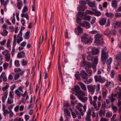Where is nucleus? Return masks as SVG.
<instances>
[{
    "label": "nucleus",
    "instance_id": "obj_17",
    "mask_svg": "<svg viewBox=\"0 0 121 121\" xmlns=\"http://www.w3.org/2000/svg\"><path fill=\"white\" fill-rule=\"evenodd\" d=\"M78 97L80 100L84 103L86 102L88 99L86 97H83L81 96H78Z\"/></svg>",
    "mask_w": 121,
    "mask_h": 121
},
{
    "label": "nucleus",
    "instance_id": "obj_46",
    "mask_svg": "<svg viewBox=\"0 0 121 121\" xmlns=\"http://www.w3.org/2000/svg\"><path fill=\"white\" fill-rule=\"evenodd\" d=\"M77 9L78 11L83 12L84 11V9L83 8V7L82 6L78 7Z\"/></svg>",
    "mask_w": 121,
    "mask_h": 121
},
{
    "label": "nucleus",
    "instance_id": "obj_15",
    "mask_svg": "<svg viewBox=\"0 0 121 121\" xmlns=\"http://www.w3.org/2000/svg\"><path fill=\"white\" fill-rule=\"evenodd\" d=\"M5 0H0L1 4L4 5V8H6V5L9 2V0H7L4 2Z\"/></svg>",
    "mask_w": 121,
    "mask_h": 121
},
{
    "label": "nucleus",
    "instance_id": "obj_62",
    "mask_svg": "<svg viewBox=\"0 0 121 121\" xmlns=\"http://www.w3.org/2000/svg\"><path fill=\"white\" fill-rule=\"evenodd\" d=\"M92 78H90L87 81H86L84 82H85L86 84L90 83L92 82Z\"/></svg>",
    "mask_w": 121,
    "mask_h": 121
},
{
    "label": "nucleus",
    "instance_id": "obj_31",
    "mask_svg": "<svg viewBox=\"0 0 121 121\" xmlns=\"http://www.w3.org/2000/svg\"><path fill=\"white\" fill-rule=\"evenodd\" d=\"M108 91L107 90H105L102 91V95L104 99H105L108 94Z\"/></svg>",
    "mask_w": 121,
    "mask_h": 121
},
{
    "label": "nucleus",
    "instance_id": "obj_56",
    "mask_svg": "<svg viewBox=\"0 0 121 121\" xmlns=\"http://www.w3.org/2000/svg\"><path fill=\"white\" fill-rule=\"evenodd\" d=\"M21 69L20 68H17L14 69V71L16 73L20 72H21Z\"/></svg>",
    "mask_w": 121,
    "mask_h": 121
},
{
    "label": "nucleus",
    "instance_id": "obj_3",
    "mask_svg": "<svg viewBox=\"0 0 121 121\" xmlns=\"http://www.w3.org/2000/svg\"><path fill=\"white\" fill-rule=\"evenodd\" d=\"M88 35L84 34L82 36L81 41L82 43L85 44H90L92 43V38H88Z\"/></svg>",
    "mask_w": 121,
    "mask_h": 121
},
{
    "label": "nucleus",
    "instance_id": "obj_29",
    "mask_svg": "<svg viewBox=\"0 0 121 121\" xmlns=\"http://www.w3.org/2000/svg\"><path fill=\"white\" fill-rule=\"evenodd\" d=\"M106 112V110L105 109L103 110L101 109L99 111V114L100 116H101L103 115L104 116Z\"/></svg>",
    "mask_w": 121,
    "mask_h": 121
},
{
    "label": "nucleus",
    "instance_id": "obj_42",
    "mask_svg": "<svg viewBox=\"0 0 121 121\" xmlns=\"http://www.w3.org/2000/svg\"><path fill=\"white\" fill-rule=\"evenodd\" d=\"M30 32L29 31H27L25 33V39H28L30 37V36L29 34Z\"/></svg>",
    "mask_w": 121,
    "mask_h": 121
},
{
    "label": "nucleus",
    "instance_id": "obj_27",
    "mask_svg": "<svg viewBox=\"0 0 121 121\" xmlns=\"http://www.w3.org/2000/svg\"><path fill=\"white\" fill-rule=\"evenodd\" d=\"M3 105V108L2 109V110L4 112L3 115L4 116H5L9 112H8V110L7 109H5V108L4 105V104Z\"/></svg>",
    "mask_w": 121,
    "mask_h": 121
},
{
    "label": "nucleus",
    "instance_id": "obj_21",
    "mask_svg": "<svg viewBox=\"0 0 121 121\" xmlns=\"http://www.w3.org/2000/svg\"><path fill=\"white\" fill-rule=\"evenodd\" d=\"M83 106L80 103H78L76 106L77 108L79 111L82 112V108H81Z\"/></svg>",
    "mask_w": 121,
    "mask_h": 121
},
{
    "label": "nucleus",
    "instance_id": "obj_26",
    "mask_svg": "<svg viewBox=\"0 0 121 121\" xmlns=\"http://www.w3.org/2000/svg\"><path fill=\"white\" fill-rule=\"evenodd\" d=\"M64 114L66 116H70V113L69 112L68 109L67 108H65L64 109Z\"/></svg>",
    "mask_w": 121,
    "mask_h": 121
},
{
    "label": "nucleus",
    "instance_id": "obj_52",
    "mask_svg": "<svg viewBox=\"0 0 121 121\" xmlns=\"http://www.w3.org/2000/svg\"><path fill=\"white\" fill-rule=\"evenodd\" d=\"M15 65L17 67L19 66H20L19 61L18 60H16L14 62Z\"/></svg>",
    "mask_w": 121,
    "mask_h": 121
},
{
    "label": "nucleus",
    "instance_id": "obj_14",
    "mask_svg": "<svg viewBox=\"0 0 121 121\" xmlns=\"http://www.w3.org/2000/svg\"><path fill=\"white\" fill-rule=\"evenodd\" d=\"M25 55V53L23 51L18 53L17 56L18 58H24Z\"/></svg>",
    "mask_w": 121,
    "mask_h": 121
},
{
    "label": "nucleus",
    "instance_id": "obj_48",
    "mask_svg": "<svg viewBox=\"0 0 121 121\" xmlns=\"http://www.w3.org/2000/svg\"><path fill=\"white\" fill-rule=\"evenodd\" d=\"M95 43L96 45L98 46L100 44L103 43L102 41H100L99 40H95Z\"/></svg>",
    "mask_w": 121,
    "mask_h": 121
},
{
    "label": "nucleus",
    "instance_id": "obj_44",
    "mask_svg": "<svg viewBox=\"0 0 121 121\" xmlns=\"http://www.w3.org/2000/svg\"><path fill=\"white\" fill-rule=\"evenodd\" d=\"M112 115V113L111 112H107L106 114V117L107 118H110Z\"/></svg>",
    "mask_w": 121,
    "mask_h": 121
},
{
    "label": "nucleus",
    "instance_id": "obj_40",
    "mask_svg": "<svg viewBox=\"0 0 121 121\" xmlns=\"http://www.w3.org/2000/svg\"><path fill=\"white\" fill-rule=\"evenodd\" d=\"M83 19L89 21L91 19V16L89 15L84 16Z\"/></svg>",
    "mask_w": 121,
    "mask_h": 121
},
{
    "label": "nucleus",
    "instance_id": "obj_55",
    "mask_svg": "<svg viewBox=\"0 0 121 121\" xmlns=\"http://www.w3.org/2000/svg\"><path fill=\"white\" fill-rule=\"evenodd\" d=\"M117 33L116 31L114 30H112L110 32V33L114 35H116Z\"/></svg>",
    "mask_w": 121,
    "mask_h": 121
},
{
    "label": "nucleus",
    "instance_id": "obj_22",
    "mask_svg": "<svg viewBox=\"0 0 121 121\" xmlns=\"http://www.w3.org/2000/svg\"><path fill=\"white\" fill-rule=\"evenodd\" d=\"M117 62L121 63V54H120L116 55V57Z\"/></svg>",
    "mask_w": 121,
    "mask_h": 121
},
{
    "label": "nucleus",
    "instance_id": "obj_58",
    "mask_svg": "<svg viewBox=\"0 0 121 121\" xmlns=\"http://www.w3.org/2000/svg\"><path fill=\"white\" fill-rule=\"evenodd\" d=\"M6 42V40L5 39L3 41L0 42V44L1 46H4Z\"/></svg>",
    "mask_w": 121,
    "mask_h": 121
},
{
    "label": "nucleus",
    "instance_id": "obj_38",
    "mask_svg": "<svg viewBox=\"0 0 121 121\" xmlns=\"http://www.w3.org/2000/svg\"><path fill=\"white\" fill-rule=\"evenodd\" d=\"M85 14H94V13L91 11L90 10H86L85 12Z\"/></svg>",
    "mask_w": 121,
    "mask_h": 121
},
{
    "label": "nucleus",
    "instance_id": "obj_61",
    "mask_svg": "<svg viewBox=\"0 0 121 121\" xmlns=\"http://www.w3.org/2000/svg\"><path fill=\"white\" fill-rule=\"evenodd\" d=\"M8 113L9 114L10 117H12L14 115L13 113L12 110H9Z\"/></svg>",
    "mask_w": 121,
    "mask_h": 121
},
{
    "label": "nucleus",
    "instance_id": "obj_6",
    "mask_svg": "<svg viewBox=\"0 0 121 121\" xmlns=\"http://www.w3.org/2000/svg\"><path fill=\"white\" fill-rule=\"evenodd\" d=\"M94 79L96 82H99L101 83H104L105 81V79L102 78L100 75H96L94 76Z\"/></svg>",
    "mask_w": 121,
    "mask_h": 121
},
{
    "label": "nucleus",
    "instance_id": "obj_57",
    "mask_svg": "<svg viewBox=\"0 0 121 121\" xmlns=\"http://www.w3.org/2000/svg\"><path fill=\"white\" fill-rule=\"evenodd\" d=\"M13 103V100H11L9 98H8L7 102V104H12Z\"/></svg>",
    "mask_w": 121,
    "mask_h": 121
},
{
    "label": "nucleus",
    "instance_id": "obj_64",
    "mask_svg": "<svg viewBox=\"0 0 121 121\" xmlns=\"http://www.w3.org/2000/svg\"><path fill=\"white\" fill-rule=\"evenodd\" d=\"M115 16L116 17H121V13H117L115 14Z\"/></svg>",
    "mask_w": 121,
    "mask_h": 121
},
{
    "label": "nucleus",
    "instance_id": "obj_43",
    "mask_svg": "<svg viewBox=\"0 0 121 121\" xmlns=\"http://www.w3.org/2000/svg\"><path fill=\"white\" fill-rule=\"evenodd\" d=\"M112 58L111 57H110L107 60V64L108 65H109L111 64L112 61Z\"/></svg>",
    "mask_w": 121,
    "mask_h": 121
},
{
    "label": "nucleus",
    "instance_id": "obj_5",
    "mask_svg": "<svg viewBox=\"0 0 121 121\" xmlns=\"http://www.w3.org/2000/svg\"><path fill=\"white\" fill-rule=\"evenodd\" d=\"M2 54L5 55V61L7 62L9 61L10 60L11 56L9 51L7 49H5L2 52Z\"/></svg>",
    "mask_w": 121,
    "mask_h": 121
},
{
    "label": "nucleus",
    "instance_id": "obj_13",
    "mask_svg": "<svg viewBox=\"0 0 121 121\" xmlns=\"http://www.w3.org/2000/svg\"><path fill=\"white\" fill-rule=\"evenodd\" d=\"M0 78L1 79H2L3 81L4 82L7 81V77L5 72H3L2 73L0 76Z\"/></svg>",
    "mask_w": 121,
    "mask_h": 121
},
{
    "label": "nucleus",
    "instance_id": "obj_2",
    "mask_svg": "<svg viewBox=\"0 0 121 121\" xmlns=\"http://www.w3.org/2000/svg\"><path fill=\"white\" fill-rule=\"evenodd\" d=\"M94 58V62L92 64V67L94 69V71L95 72L96 71V65L98 63V58L97 56H95L94 57L91 56L90 55H89L87 57V60L89 61L92 60H93V58Z\"/></svg>",
    "mask_w": 121,
    "mask_h": 121
},
{
    "label": "nucleus",
    "instance_id": "obj_50",
    "mask_svg": "<svg viewBox=\"0 0 121 121\" xmlns=\"http://www.w3.org/2000/svg\"><path fill=\"white\" fill-rule=\"evenodd\" d=\"M9 65V64L8 63H5L3 65L4 69V70L6 69Z\"/></svg>",
    "mask_w": 121,
    "mask_h": 121
},
{
    "label": "nucleus",
    "instance_id": "obj_53",
    "mask_svg": "<svg viewBox=\"0 0 121 121\" xmlns=\"http://www.w3.org/2000/svg\"><path fill=\"white\" fill-rule=\"evenodd\" d=\"M13 91H10L9 93V96L10 98L12 99H13L14 98V96L13 95Z\"/></svg>",
    "mask_w": 121,
    "mask_h": 121
},
{
    "label": "nucleus",
    "instance_id": "obj_63",
    "mask_svg": "<svg viewBox=\"0 0 121 121\" xmlns=\"http://www.w3.org/2000/svg\"><path fill=\"white\" fill-rule=\"evenodd\" d=\"M106 106V103L105 101L103 102L102 103L101 107L103 109H104Z\"/></svg>",
    "mask_w": 121,
    "mask_h": 121
},
{
    "label": "nucleus",
    "instance_id": "obj_16",
    "mask_svg": "<svg viewBox=\"0 0 121 121\" xmlns=\"http://www.w3.org/2000/svg\"><path fill=\"white\" fill-rule=\"evenodd\" d=\"M106 18H101L99 21V23L101 25H104L106 23Z\"/></svg>",
    "mask_w": 121,
    "mask_h": 121
},
{
    "label": "nucleus",
    "instance_id": "obj_30",
    "mask_svg": "<svg viewBox=\"0 0 121 121\" xmlns=\"http://www.w3.org/2000/svg\"><path fill=\"white\" fill-rule=\"evenodd\" d=\"M11 42V40L10 39H8L6 43L7 48H8L10 50L11 49V47L10 45Z\"/></svg>",
    "mask_w": 121,
    "mask_h": 121
},
{
    "label": "nucleus",
    "instance_id": "obj_33",
    "mask_svg": "<svg viewBox=\"0 0 121 121\" xmlns=\"http://www.w3.org/2000/svg\"><path fill=\"white\" fill-rule=\"evenodd\" d=\"M102 35L101 34H97L95 36V40H99L101 37H102Z\"/></svg>",
    "mask_w": 121,
    "mask_h": 121
},
{
    "label": "nucleus",
    "instance_id": "obj_12",
    "mask_svg": "<svg viewBox=\"0 0 121 121\" xmlns=\"http://www.w3.org/2000/svg\"><path fill=\"white\" fill-rule=\"evenodd\" d=\"M80 24L81 26L84 27L86 29H88L90 27V24L85 21H83L82 23H81Z\"/></svg>",
    "mask_w": 121,
    "mask_h": 121
},
{
    "label": "nucleus",
    "instance_id": "obj_28",
    "mask_svg": "<svg viewBox=\"0 0 121 121\" xmlns=\"http://www.w3.org/2000/svg\"><path fill=\"white\" fill-rule=\"evenodd\" d=\"M114 97V95L113 93L111 94V95L109 96V98L111 102H114L115 100Z\"/></svg>",
    "mask_w": 121,
    "mask_h": 121
},
{
    "label": "nucleus",
    "instance_id": "obj_34",
    "mask_svg": "<svg viewBox=\"0 0 121 121\" xmlns=\"http://www.w3.org/2000/svg\"><path fill=\"white\" fill-rule=\"evenodd\" d=\"M86 72L88 73L89 76H91V75L92 71L89 68H86Z\"/></svg>",
    "mask_w": 121,
    "mask_h": 121
},
{
    "label": "nucleus",
    "instance_id": "obj_23",
    "mask_svg": "<svg viewBox=\"0 0 121 121\" xmlns=\"http://www.w3.org/2000/svg\"><path fill=\"white\" fill-rule=\"evenodd\" d=\"M105 15L107 17L111 18H112L114 17V15L113 14L111 13H108L107 12L105 13Z\"/></svg>",
    "mask_w": 121,
    "mask_h": 121
},
{
    "label": "nucleus",
    "instance_id": "obj_20",
    "mask_svg": "<svg viewBox=\"0 0 121 121\" xmlns=\"http://www.w3.org/2000/svg\"><path fill=\"white\" fill-rule=\"evenodd\" d=\"M92 52L93 54L94 55L98 54L99 52L97 48L93 47L92 48Z\"/></svg>",
    "mask_w": 121,
    "mask_h": 121
},
{
    "label": "nucleus",
    "instance_id": "obj_36",
    "mask_svg": "<svg viewBox=\"0 0 121 121\" xmlns=\"http://www.w3.org/2000/svg\"><path fill=\"white\" fill-rule=\"evenodd\" d=\"M77 94L79 95V96H80V95L85 96L86 95L85 92L84 91H81V90Z\"/></svg>",
    "mask_w": 121,
    "mask_h": 121
},
{
    "label": "nucleus",
    "instance_id": "obj_49",
    "mask_svg": "<svg viewBox=\"0 0 121 121\" xmlns=\"http://www.w3.org/2000/svg\"><path fill=\"white\" fill-rule=\"evenodd\" d=\"M75 77L78 80L80 78L79 74V72L78 71L75 74Z\"/></svg>",
    "mask_w": 121,
    "mask_h": 121
},
{
    "label": "nucleus",
    "instance_id": "obj_35",
    "mask_svg": "<svg viewBox=\"0 0 121 121\" xmlns=\"http://www.w3.org/2000/svg\"><path fill=\"white\" fill-rule=\"evenodd\" d=\"M8 32L7 30L5 29H4L2 32H1V34L2 35L5 36L7 35Z\"/></svg>",
    "mask_w": 121,
    "mask_h": 121
},
{
    "label": "nucleus",
    "instance_id": "obj_10",
    "mask_svg": "<svg viewBox=\"0 0 121 121\" xmlns=\"http://www.w3.org/2000/svg\"><path fill=\"white\" fill-rule=\"evenodd\" d=\"M96 87L95 85H88L87 86V88L89 91L93 93L95 92V90Z\"/></svg>",
    "mask_w": 121,
    "mask_h": 121
},
{
    "label": "nucleus",
    "instance_id": "obj_11",
    "mask_svg": "<svg viewBox=\"0 0 121 121\" xmlns=\"http://www.w3.org/2000/svg\"><path fill=\"white\" fill-rule=\"evenodd\" d=\"M80 75L83 79H87L88 78V75L84 70H82L81 71Z\"/></svg>",
    "mask_w": 121,
    "mask_h": 121
},
{
    "label": "nucleus",
    "instance_id": "obj_39",
    "mask_svg": "<svg viewBox=\"0 0 121 121\" xmlns=\"http://www.w3.org/2000/svg\"><path fill=\"white\" fill-rule=\"evenodd\" d=\"M110 34V32L108 29H107L104 32V34L107 36H108Z\"/></svg>",
    "mask_w": 121,
    "mask_h": 121
},
{
    "label": "nucleus",
    "instance_id": "obj_41",
    "mask_svg": "<svg viewBox=\"0 0 121 121\" xmlns=\"http://www.w3.org/2000/svg\"><path fill=\"white\" fill-rule=\"evenodd\" d=\"M77 30L78 33H83V30L82 28L80 26H78L77 27Z\"/></svg>",
    "mask_w": 121,
    "mask_h": 121
},
{
    "label": "nucleus",
    "instance_id": "obj_24",
    "mask_svg": "<svg viewBox=\"0 0 121 121\" xmlns=\"http://www.w3.org/2000/svg\"><path fill=\"white\" fill-rule=\"evenodd\" d=\"M80 90L81 89L79 86H76L74 87L73 91L78 93Z\"/></svg>",
    "mask_w": 121,
    "mask_h": 121
},
{
    "label": "nucleus",
    "instance_id": "obj_45",
    "mask_svg": "<svg viewBox=\"0 0 121 121\" xmlns=\"http://www.w3.org/2000/svg\"><path fill=\"white\" fill-rule=\"evenodd\" d=\"M78 14L79 16L82 18L83 19L84 16V13L83 12H79L78 13Z\"/></svg>",
    "mask_w": 121,
    "mask_h": 121
},
{
    "label": "nucleus",
    "instance_id": "obj_47",
    "mask_svg": "<svg viewBox=\"0 0 121 121\" xmlns=\"http://www.w3.org/2000/svg\"><path fill=\"white\" fill-rule=\"evenodd\" d=\"M79 3L80 4L83 5L86 4L87 2L84 0H81L79 1Z\"/></svg>",
    "mask_w": 121,
    "mask_h": 121
},
{
    "label": "nucleus",
    "instance_id": "obj_8",
    "mask_svg": "<svg viewBox=\"0 0 121 121\" xmlns=\"http://www.w3.org/2000/svg\"><path fill=\"white\" fill-rule=\"evenodd\" d=\"M81 65L82 66H86L88 68H91V64L90 62H86L84 58H83V61L81 64Z\"/></svg>",
    "mask_w": 121,
    "mask_h": 121
},
{
    "label": "nucleus",
    "instance_id": "obj_37",
    "mask_svg": "<svg viewBox=\"0 0 121 121\" xmlns=\"http://www.w3.org/2000/svg\"><path fill=\"white\" fill-rule=\"evenodd\" d=\"M22 5V1H20L17 4V6L18 9H21Z\"/></svg>",
    "mask_w": 121,
    "mask_h": 121
},
{
    "label": "nucleus",
    "instance_id": "obj_54",
    "mask_svg": "<svg viewBox=\"0 0 121 121\" xmlns=\"http://www.w3.org/2000/svg\"><path fill=\"white\" fill-rule=\"evenodd\" d=\"M101 14V13L99 11H96L95 12V16H99Z\"/></svg>",
    "mask_w": 121,
    "mask_h": 121
},
{
    "label": "nucleus",
    "instance_id": "obj_32",
    "mask_svg": "<svg viewBox=\"0 0 121 121\" xmlns=\"http://www.w3.org/2000/svg\"><path fill=\"white\" fill-rule=\"evenodd\" d=\"M111 107L113 110L114 112H117L118 109L117 107L116 106H114L113 103L112 104Z\"/></svg>",
    "mask_w": 121,
    "mask_h": 121
},
{
    "label": "nucleus",
    "instance_id": "obj_18",
    "mask_svg": "<svg viewBox=\"0 0 121 121\" xmlns=\"http://www.w3.org/2000/svg\"><path fill=\"white\" fill-rule=\"evenodd\" d=\"M112 7L115 9L117 7V2L116 0H113L112 1Z\"/></svg>",
    "mask_w": 121,
    "mask_h": 121
},
{
    "label": "nucleus",
    "instance_id": "obj_19",
    "mask_svg": "<svg viewBox=\"0 0 121 121\" xmlns=\"http://www.w3.org/2000/svg\"><path fill=\"white\" fill-rule=\"evenodd\" d=\"M78 83L82 90L85 91L86 90V87L83 83L81 82H79Z\"/></svg>",
    "mask_w": 121,
    "mask_h": 121
},
{
    "label": "nucleus",
    "instance_id": "obj_4",
    "mask_svg": "<svg viewBox=\"0 0 121 121\" xmlns=\"http://www.w3.org/2000/svg\"><path fill=\"white\" fill-rule=\"evenodd\" d=\"M89 99L90 104L92 105L96 110H98L99 108L97 107L96 104V101L98 99V97L96 96H94L93 97V100H92V96L89 95Z\"/></svg>",
    "mask_w": 121,
    "mask_h": 121
},
{
    "label": "nucleus",
    "instance_id": "obj_51",
    "mask_svg": "<svg viewBox=\"0 0 121 121\" xmlns=\"http://www.w3.org/2000/svg\"><path fill=\"white\" fill-rule=\"evenodd\" d=\"M28 62L24 59H23L22 61V65L23 66L26 65L27 64Z\"/></svg>",
    "mask_w": 121,
    "mask_h": 121
},
{
    "label": "nucleus",
    "instance_id": "obj_9",
    "mask_svg": "<svg viewBox=\"0 0 121 121\" xmlns=\"http://www.w3.org/2000/svg\"><path fill=\"white\" fill-rule=\"evenodd\" d=\"M22 30L21 29L17 35V40L18 44H19L23 40V38L22 37Z\"/></svg>",
    "mask_w": 121,
    "mask_h": 121
},
{
    "label": "nucleus",
    "instance_id": "obj_60",
    "mask_svg": "<svg viewBox=\"0 0 121 121\" xmlns=\"http://www.w3.org/2000/svg\"><path fill=\"white\" fill-rule=\"evenodd\" d=\"M19 74L18 73L16 74L14 77V79L15 80H17L19 78Z\"/></svg>",
    "mask_w": 121,
    "mask_h": 121
},
{
    "label": "nucleus",
    "instance_id": "obj_7",
    "mask_svg": "<svg viewBox=\"0 0 121 121\" xmlns=\"http://www.w3.org/2000/svg\"><path fill=\"white\" fill-rule=\"evenodd\" d=\"M91 112L90 109H88V111L87 112V114L85 119L86 121H91Z\"/></svg>",
    "mask_w": 121,
    "mask_h": 121
},
{
    "label": "nucleus",
    "instance_id": "obj_25",
    "mask_svg": "<svg viewBox=\"0 0 121 121\" xmlns=\"http://www.w3.org/2000/svg\"><path fill=\"white\" fill-rule=\"evenodd\" d=\"M15 93L17 96L19 97L23 95V94L17 89H16L15 91Z\"/></svg>",
    "mask_w": 121,
    "mask_h": 121
},
{
    "label": "nucleus",
    "instance_id": "obj_59",
    "mask_svg": "<svg viewBox=\"0 0 121 121\" xmlns=\"http://www.w3.org/2000/svg\"><path fill=\"white\" fill-rule=\"evenodd\" d=\"M24 88V86H22L19 87L18 88V90L19 91H20L21 92H23V91L22 90V89Z\"/></svg>",
    "mask_w": 121,
    "mask_h": 121
},
{
    "label": "nucleus",
    "instance_id": "obj_1",
    "mask_svg": "<svg viewBox=\"0 0 121 121\" xmlns=\"http://www.w3.org/2000/svg\"><path fill=\"white\" fill-rule=\"evenodd\" d=\"M107 48L105 47L102 48L101 51V59L103 65L105 64L106 60L109 56L108 52H106L107 51Z\"/></svg>",
    "mask_w": 121,
    "mask_h": 121
}]
</instances>
